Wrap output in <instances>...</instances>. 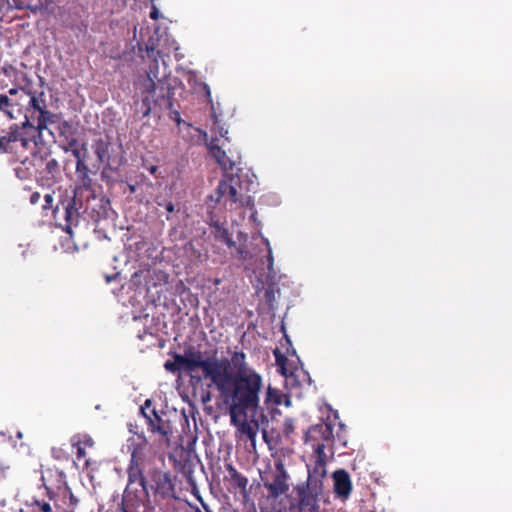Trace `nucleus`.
<instances>
[{
  "label": "nucleus",
  "mask_w": 512,
  "mask_h": 512,
  "mask_svg": "<svg viewBox=\"0 0 512 512\" xmlns=\"http://www.w3.org/2000/svg\"><path fill=\"white\" fill-rule=\"evenodd\" d=\"M262 386V376L248 365L243 352H234L226 358V406L230 420L240 436L252 444L260 426L268 423L259 406Z\"/></svg>",
  "instance_id": "f257e3e1"
},
{
  "label": "nucleus",
  "mask_w": 512,
  "mask_h": 512,
  "mask_svg": "<svg viewBox=\"0 0 512 512\" xmlns=\"http://www.w3.org/2000/svg\"><path fill=\"white\" fill-rule=\"evenodd\" d=\"M241 165V156L237 160L229 158V166H226V188L235 207H243L249 210L254 209V194L258 183L254 175L245 172Z\"/></svg>",
  "instance_id": "f03ea898"
},
{
  "label": "nucleus",
  "mask_w": 512,
  "mask_h": 512,
  "mask_svg": "<svg viewBox=\"0 0 512 512\" xmlns=\"http://www.w3.org/2000/svg\"><path fill=\"white\" fill-rule=\"evenodd\" d=\"M184 372L193 373L201 370L205 379H210L221 393L224 392V361L216 353L202 352L195 347H189L180 354Z\"/></svg>",
  "instance_id": "7ed1b4c3"
},
{
  "label": "nucleus",
  "mask_w": 512,
  "mask_h": 512,
  "mask_svg": "<svg viewBox=\"0 0 512 512\" xmlns=\"http://www.w3.org/2000/svg\"><path fill=\"white\" fill-rule=\"evenodd\" d=\"M27 95L30 119L26 116V120L23 122V128H30L37 132V138L35 135H30L36 143L37 141L44 140L45 132L53 138V133L48 126L55 122L56 115L48 111L45 93L43 91L39 93L27 92Z\"/></svg>",
  "instance_id": "20e7f679"
},
{
  "label": "nucleus",
  "mask_w": 512,
  "mask_h": 512,
  "mask_svg": "<svg viewBox=\"0 0 512 512\" xmlns=\"http://www.w3.org/2000/svg\"><path fill=\"white\" fill-rule=\"evenodd\" d=\"M305 444L310 446L314 454L326 453V450L333 454L335 436L333 426L330 423L320 422L308 428L304 435Z\"/></svg>",
  "instance_id": "39448f33"
},
{
  "label": "nucleus",
  "mask_w": 512,
  "mask_h": 512,
  "mask_svg": "<svg viewBox=\"0 0 512 512\" xmlns=\"http://www.w3.org/2000/svg\"><path fill=\"white\" fill-rule=\"evenodd\" d=\"M288 478V473L282 461H275V470L271 473L270 478H262L268 496L276 499L285 494L289 490Z\"/></svg>",
  "instance_id": "423d86ee"
},
{
  "label": "nucleus",
  "mask_w": 512,
  "mask_h": 512,
  "mask_svg": "<svg viewBox=\"0 0 512 512\" xmlns=\"http://www.w3.org/2000/svg\"><path fill=\"white\" fill-rule=\"evenodd\" d=\"M27 92L22 88H12L8 94L0 95V111L10 119L17 118L22 112V103L27 100Z\"/></svg>",
  "instance_id": "0eeeda50"
},
{
  "label": "nucleus",
  "mask_w": 512,
  "mask_h": 512,
  "mask_svg": "<svg viewBox=\"0 0 512 512\" xmlns=\"http://www.w3.org/2000/svg\"><path fill=\"white\" fill-rule=\"evenodd\" d=\"M226 470L228 471V476L226 479L229 481L230 488L229 491L234 493L235 500L240 504L244 505L247 503L249 494L247 490L248 479L237 472V470L231 466L226 465Z\"/></svg>",
  "instance_id": "6e6552de"
},
{
  "label": "nucleus",
  "mask_w": 512,
  "mask_h": 512,
  "mask_svg": "<svg viewBox=\"0 0 512 512\" xmlns=\"http://www.w3.org/2000/svg\"><path fill=\"white\" fill-rule=\"evenodd\" d=\"M160 82L157 74H150L149 77H144L139 80V89L141 94L144 95L142 99V105L145 110L143 112L144 116H148L151 111V103L154 101L153 96L156 91V83Z\"/></svg>",
  "instance_id": "1a4fd4ad"
},
{
  "label": "nucleus",
  "mask_w": 512,
  "mask_h": 512,
  "mask_svg": "<svg viewBox=\"0 0 512 512\" xmlns=\"http://www.w3.org/2000/svg\"><path fill=\"white\" fill-rule=\"evenodd\" d=\"M149 428L153 433H158L167 442L173 433L171 422L166 416H160L153 411L152 416H146Z\"/></svg>",
  "instance_id": "9d476101"
},
{
  "label": "nucleus",
  "mask_w": 512,
  "mask_h": 512,
  "mask_svg": "<svg viewBox=\"0 0 512 512\" xmlns=\"http://www.w3.org/2000/svg\"><path fill=\"white\" fill-rule=\"evenodd\" d=\"M334 493L338 498L346 500L352 492V482L347 471L344 469L336 470L333 473Z\"/></svg>",
  "instance_id": "9b49d317"
},
{
  "label": "nucleus",
  "mask_w": 512,
  "mask_h": 512,
  "mask_svg": "<svg viewBox=\"0 0 512 512\" xmlns=\"http://www.w3.org/2000/svg\"><path fill=\"white\" fill-rule=\"evenodd\" d=\"M297 507L299 512H318L319 497L305 492L304 489L296 488Z\"/></svg>",
  "instance_id": "f8f14e48"
},
{
  "label": "nucleus",
  "mask_w": 512,
  "mask_h": 512,
  "mask_svg": "<svg viewBox=\"0 0 512 512\" xmlns=\"http://www.w3.org/2000/svg\"><path fill=\"white\" fill-rule=\"evenodd\" d=\"M219 135V137H211V139L208 140L207 133L203 132V136L206 140V146L209 151V154L220 164V166H222L224 161V151L222 150L224 140L221 131L219 132Z\"/></svg>",
  "instance_id": "ddd939ff"
},
{
  "label": "nucleus",
  "mask_w": 512,
  "mask_h": 512,
  "mask_svg": "<svg viewBox=\"0 0 512 512\" xmlns=\"http://www.w3.org/2000/svg\"><path fill=\"white\" fill-rule=\"evenodd\" d=\"M313 467L308 469V475L316 478H324L326 476V463L328 456L326 453L315 454Z\"/></svg>",
  "instance_id": "4468645a"
},
{
  "label": "nucleus",
  "mask_w": 512,
  "mask_h": 512,
  "mask_svg": "<svg viewBox=\"0 0 512 512\" xmlns=\"http://www.w3.org/2000/svg\"><path fill=\"white\" fill-rule=\"evenodd\" d=\"M297 488L304 489L305 492L319 497L323 492V478H316L308 475L306 484L299 485Z\"/></svg>",
  "instance_id": "2eb2a0df"
},
{
  "label": "nucleus",
  "mask_w": 512,
  "mask_h": 512,
  "mask_svg": "<svg viewBox=\"0 0 512 512\" xmlns=\"http://www.w3.org/2000/svg\"><path fill=\"white\" fill-rule=\"evenodd\" d=\"M20 141L23 147H26L30 142V138L21 136L18 127H15V130H12L8 136H3L0 138V149L3 148L5 142H17Z\"/></svg>",
  "instance_id": "dca6fc26"
},
{
  "label": "nucleus",
  "mask_w": 512,
  "mask_h": 512,
  "mask_svg": "<svg viewBox=\"0 0 512 512\" xmlns=\"http://www.w3.org/2000/svg\"><path fill=\"white\" fill-rule=\"evenodd\" d=\"M93 149L100 163H108L109 153H108V143L99 140L93 144Z\"/></svg>",
  "instance_id": "f3484780"
},
{
  "label": "nucleus",
  "mask_w": 512,
  "mask_h": 512,
  "mask_svg": "<svg viewBox=\"0 0 512 512\" xmlns=\"http://www.w3.org/2000/svg\"><path fill=\"white\" fill-rule=\"evenodd\" d=\"M274 355L278 371L284 376L292 375V372H289L286 367L288 362L287 357L284 356L278 349L274 351Z\"/></svg>",
  "instance_id": "a211bd4d"
},
{
  "label": "nucleus",
  "mask_w": 512,
  "mask_h": 512,
  "mask_svg": "<svg viewBox=\"0 0 512 512\" xmlns=\"http://www.w3.org/2000/svg\"><path fill=\"white\" fill-rule=\"evenodd\" d=\"M165 369L170 372H176V371L184 372V367H183L182 358H181L180 354H176L174 356V361H167L165 363Z\"/></svg>",
  "instance_id": "6ab92c4d"
},
{
  "label": "nucleus",
  "mask_w": 512,
  "mask_h": 512,
  "mask_svg": "<svg viewBox=\"0 0 512 512\" xmlns=\"http://www.w3.org/2000/svg\"><path fill=\"white\" fill-rule=\"evenodd\" d=\"M226 246H228L229 249H234L238 255V257L242 260H245L248 255V251L245 250L243 247H236L235 243L231 241V239L226 234V240H225Z\"/></svg>",
  "instance_id": "aec40b11"
},
{
  "label": "nucleus",
  "mask_w": 512,
  "mask_h": 512,
  "mask_svg": "<svg viewBox=\"0 0 512 512\" xmlns=\"http://www.w3.org/2000/svg\"><path fill=\"white\" fill-rule=\"evenodd\" d=\"M147 53H148L149 57L156 59L155 52H154L153 48H147ZM150 74H158V62H157V60H155L154 66L150 67L149 71L147 72L146 77H149ZM157 76L159 77V75H157Z\"/></svg>",
  "instance_id": "412c9836"
},
{
  "label": "nucleus",
  "mask_w": 512,
  "mask_h": 512,
  "mask_svg": "<svg viewBox=\"0 0 512 512\" xmlns=\"http://www.w3.org/2000/svg\"><path fill=\"white\" fill-rule=\"evenodd\" d=\"M267 246H268V254H267V268L269 270V273L273 272V265H274V258L272 255V250L269 246V242L266 240Z\"/></svg>",
  "instance_id": "4be33fe9"
},
{
  "label": "nucleus",
  "mask_w": 512,
  "mask_h": 512,
  "mask_svg": "<svg viewBox=\"0 0 512 512\" xmlns=\"http://www.w3.org/2000/svg\"><path fill=\"white\" fill-rule=\"evenodd\" d=\"M37 507L39 509L40 512H51L52 511V508L50 506L49 503H46V502H43V503H40V502H37Z\"/></svg>",
  "instance_id": "5701e85b"
},
{
  "label": "nucleus",
  "mask_w": 512,
  "mask_h": 512,
  "mask_svg": "<svg viewBox=\"0 0 512 512\" xmlns=\"http://www.w3.org/2000/svg\"><path fill=\"white\" fill-rule=\"evenodd\" d=\"M338 442L340 446L346 447L347 446V440L341 435V433H337L335 437V443Z\"/></svg>",
  "instance_id": "b1692460"
},
{
  "label": "nucleus",
  "mask_w": 512,
  "mask_h": 512,
  "mask_svg": "<svg viewBox=\"0 0 512 512\" xmlns=\"http://www.w3.org/2000/svg\"><path fill=\"white\" fill-rule=\"evenodd\" d=\"M76 168L78 171L82 170V169H86L83 159L76 160Z\"/></svg>",
  "instance_id": "393cba45"
},
{
  "label": "nucleus",
  "mask_w": 512,
  "mask_h": 512,
  "mask_svg": "<svg viewBox=\"0 0 512 512\" xmlns=\"http://www.w3.org/2000/svg\"><path fill=\"white\" fill-rule=\"evenodd\" d=\"M83 443L85 446H89V447L93 446V444H94L93 439L89 436L84 437Z\"/></svg>",
  "instance_id": "a878e982"
},
{
  "label": "nucleus",
  "mask_w": 512,
  "mask_h": 512,
  "mask_svg": "<svg viewBox=\"0 0 512 512\" xmlns=\"http://www.w3.org/2000/svg\"><path fill=\"white\" fill-rule=\"evenodd\" d=\"M150 17L154 20L159 18V11L156 7H153V10L150 13Z\"/></svg>",
  "instance_id": "bb28decb"
},
{
  "label": "nucleus",
  "mask_w": 512,
  "mask_h": 512,
  "mask_svg": "<svg viewBox=\"0 0 512 512\" xmlns=\"http://www.w3.org/2000/svg\"><path fill=\"white\" fill-rule=\"evenodd\" d=\"M72 154L75 157L76 160L83 159L80 150L74 149L72 150Z\"/></svg>",
  "instance_id": "cd10ccee"
},
{
  "label": "nucleus",
  "mask_w": 512,
  "mask_h": 512,
  "mask_svg": "<svg viewBox=\"0 0 512 512\" xmlns=\"http://www.w3.org/2000/svg\"><path fill=\"white\" fill-rule=\"evenodd\" d=\"M229 153H231V156H229V157H228V156H226V163H227V162L229 163V158H233V159L237 160V156H238V155L240 156V154H239L238 152H236V153H235V155H234V154L232 153V150H229Z\"/></svg>",
  "instance_id": "c85d7f7f"
},
{
  "label": "nucleus",
  "mask_w": 512,
  "mask_h": 512,
  "mask_svg": "<svg viewBox=\"0 0 512 512\" xmlns=\"http://www.w3.org/2000/svg\"><path fill=\"white\" fill-rule=\"evenodd\" d=\"M77 454H78V458L84 457L85 456L84 449L79 446L78 449H77Z\"/></svg>",
  "instance_id": "c756f323"
},
{
  "label": "nucleus",
  "mask_w": 512,
  "mask_h": 512,
  "mask_svg": "<svg viewBox=\"0 0 512 512\" xmlns=\"http://www.w3.org/2000/svg\"><path fill=\"white\" fill-rule=\"evenodd\" d=\"M166 210L169 213L173 212L174 211V205L171 202L167 203Z\"/></svg>",
  "instance_id": "7c9ffc66"
},
{
  "label": "nucleus",
  "mask_w": 512,
  "mask_h": 512,
  "mask_svg": "<svg viewBox=\"0 0 512 512\" xmlns=\"http://www.w3.org/2000/svg\"><path fill=\"white\" fill-rule=\"evenodd\" d=\"M265 297H266L267 300H270L273 297V292L269 291V290H266Z\"/></svg>",
  "instance_id": "2f4dec72"
},
{
  "label": "nucleus",
  "mask_w": 512,
  "mask_h": 512,
  "mask_svg": "<svg viewBox=\"0 0 512 512\" xmlns=\"http://www.w3.org/2000/svg\"><path fill=\"white\" fill-rule=\"evenodd\" d=\"M292 430H293L292 424L291 423L287 424L285 427V433L292 432Z\"/></svg>",
  "instance_id": "473e14b6"
},
{
  "label": "nucleus",
  "mask_w": 512,
  "mask_h": 512,
  "mask_svg": "<svg viewBox=\"0 0 512 512\" xmlns=\"http://www.w3.org/2000/svg\"><path fill=\"white\" fill-rule=\"evenodd\" d=\"M38 198H39V194H37V193L33 194L32 197H31L32 203H35Z\"/></svg>",
  "instance_id": "72a5a7b5"
},
{
  "label": "nucleus",
  "mask_w": 512,
  "mask_h": 512,
  "mask_svg": "<svg viewBox=\"0 0 512 512\" xmlns=\"http://www.w3.org/2000/svg\"><path fill=\"white\" fill-rule=\"evenodd\" d=\"M45 198H46V201H47V202H50V201L52 200V196H51V195H49V194H48V195H46V197H45Z\"/></svg>",
  "instance_id": "f704fd0d"
},
{
  "label": "nucleus",
  "mask_w": 512,
  "mask_h": 512,
  "mask_svg": "<svg viewBox=\"0 0 512 512\" xmlns=\"http://www.w3.org/2000/svg\"><path fill=\"white\" fill-rule=\"evenodd\" d=\"M156 170H157V168H156L155 166H152V167L150 168V172H151V173H155V171H156Z\"/></svg>",
  "instance_id": "c9c22d12"
},
{
  "label": "nucleus",
  "mask_w": 512,
  "mask_h": 512,
  "mask_svg": "<svg viewBox=\"0 0 512 512\" xmlns=\"http://www.w3.org/2000/svg\"><path fill=\"white\" fill-rule=\"evenodd\" d=\"M17 436H18V438H22V433L18 432Z\"/></svg>",
  "instance_id": "e433bc0d"
},
{
  "label": "nucleus",
  "mask_w": 512,
  "mask_h": 512,
  "mask_svg": "<svg viewBox=\"0 0 512 512\" xmlns=\"http://www.w3.org/2000/svg\"><path fill=\"white\" fill-rule=\"evenodd\" d=\"M271 393H272V389H271V388H269V389H268V395H271Z\"/></svg>",
  "instance_id": "4c0bfd02"
},
{
  "label": "nucleus",
  "mask_w": 512,
  "mask_h": 512,
  "mask_svg": "<svg viewBox=\"0 0 512 512\" xmlns=\"http://www.w3.org/2000/svg\"><path fill=\"white\" fill-rule=\"evenodd\" d=\"M263 437L266 438V431L263 429Z\"/></svg>",
  "instance_id": "58836bf2"
},
{
  "label": "nucleus",
  "mask_w": 512,
  "mask_h": 512,
  "mask_svg": "<svg viewBox=\"0 0 512 512\" xmlns=\"http://www.w3.org/2000/svg\"><path fill=\"white\" fill-rule=\"evenodd\" d=\"M50 0H43V3L48 4Z\"/></svg>",
  "instance_id": "ea45409f"
},
{
  "label": "nucleus",
  "mask_w": 512,
  "mask_h": 512,
  "mask_svg": "<svg viewBox=\"0 0 512 512\" xmlns=\"http://www.w3.org/2000/svg\"><path fill=\"white\" fill-rule=\"evenodd\" d=\"M221 186H222V181L219 182L218 190H220Z\"/></svg>",
  "instance_id": "a19ab883"
}]
</instances>
